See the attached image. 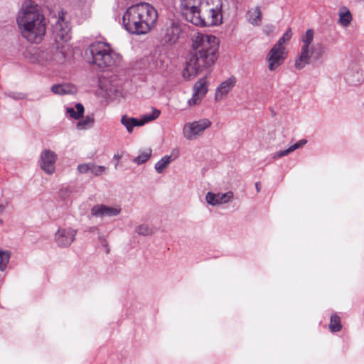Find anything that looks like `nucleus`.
<instances>
[{
	"instance_id": "obj_1",
	"label": "nucleus",
	"mask_w": 364,
	"mask_h": 364,
	"mask_svg": "<svg viewBox=\"0 0 364 364\" xmlns=\"http://www.w3.org/2000/svg\"><path fill=\"white\" fill-rule=\"evenodd\" d=\"M219 41L212 35H198L192 43L193 51L189 54L183 76L186 80L210 68L218 59Z\"/></svg>"
},
{
	"instance_id": "obj_2",
	"label": "nucleus",
	"mask_w": 364,
	"mask_h": 364,
	"mask_svg": "<svg viewBox=\"0 0 364 364\" xmlns=\"http://www.w3.org/2000/svg\"><path fill=\"white\" fill-rule=\"evenodd\" d=\"M16 22L23 37L31 43L41 42L46 34L45 17L38 6L31 1L22 4Z\"/></svg>"
},
{
	"instance_id": "obj_3",
	"label": "nucleus",
	"mask_w": 364,
	"mask_h": 364,
	"mask_svg": "<svg viewBox=\"0 0 364 364\" xmlns=\"http://www.w3.org/2000/svg\"><path fill=\"white\" fill-rule=\"evenodd\" d=\"M158 18L156 10L148 3L129 6L122 16L124 28L131 34L147 33Z\"/></svg>"
},
{
	"instance_id": "obj_4",
	"label": "nucleus",
	"mask_w": 364,
	"mask_h": 364,
	"mask_svg": "<svg viewBox=\"0 0 364 364\" xmlns=\"http://www.w3.org/2000/svg\"><path fill=\"white\" fill-rule=\"evenodd\" d=\"M85 56L91 60L90 63L95 64L99 68H112L119 60V55L112 51L109 46L99 41L92 43L85 50Z\"/></svg>"
},
{
	"instance_id": "obj_5",
	"label": "nucleus",
	"mask_w": 364,
	"mask_h": 364,
	"mask_svg": "<svg viewBox=\"0 0 364 364\" xmlns=\"http://www.w3.org/2000/svg\"><path fill=\"white\" fill-rule=\"evenodd\" d=\"M222 23V14L220 9L211 8L199 13L193 18V24L200 27L212 26Z\"/></svg>"
},
{
	"instance_id": "obj_6",
	"label": "nucleus",
	"mask_w": 364,
	"mask_h": 364,
	"mask_svg": "<svg viewBox=\"0 0 364 364\" xmlns=\"http://www.w3.org/2000/svg\"><path fill=\"white\" fill-rule=\"evenodd\" d=\"M314 31L308 29L302 36L303 46L299 56L295 60V68L297 70L303 69L306 65L311 63L310 48L313 42Z\"/></svg>"
},
{
	"instance_id": "obj_7",
	"label": "nucleus",
	"mask_w": 364,
	"mask_h": 364,
	"mask_svg": "<svg viewBox=\"0 0 364 364\" xmlns=\"http://www.w3.org/2000/svg\"><path fill=\"white\" fill-rule=\"evenodd\" d=\"M65 13L62 11L58 13V18H55V23H52V32L55 41L57 43L60 41L67 42L70 38V27L64 19Z\"/></svg>"
},
{
	"instance_id": "obj_8",
	"label": "nucleus",
	"mask_w": 364,
	"mask_h": 364,
	"mask_svg": "<svg viewBox=\"0 0 364 364\" xmlns=\"http://www.w3.org/2000/svg\"><path fill=\"white\" fill-rule=\"evenodd\" d=\"M211 125L208 119H202L184 125L183 133L184 137L188 140H193L200 136L203 132Z\"/></svg>"
},
{
	"instance_id": "obj_9",
	"label": "nucleus",
	"mask_w": 364,
	"mask_h": 364,
	"mask_svg": "<svg viewBox=\"0 0 364 364\" xmlns=\"http://www.w3.org/2000/svg\"><path fill=\"white\" fill-rule=\"evenodd\" d=\"M160 114V110L154 109L151 113L144 114L141 119L124 115L121 119V123L126 127L127 132L130 133L134 127L142 126L149 122L153 121L157 119Z\"/></svg>"
},
{
	"instance_id": "obj_10",
	"label": "nucleus",
	"mask_w": 364,
	"mask_h": 364,
	"mask_svg": "<svg viewBox=\"0 0 364 364\" xmlns=\"http://www.w3.org/2000/svg\"><path fill=\"white\" fill-rule=\"evenodd\" d=\"M181 32L180 26L173 21H169L166 23L161 31V41L164 44H175Z\"/></svg>"
},
{
	"instance_id": "obj_11",
	"label": "nucleus",
	"mask_w": 364,
	"mask_h": 364,
	"mask_svg": "<svg viewBox=\"0 0 364 364\" xmlns=\"http://www.w3.org/2000/svg\"><path fill=\"white\" fill-rule=\"evenodd\" d=\"M182 14L187 21L193 23V18L203 11L202 0H181Z\"/></svg>"
},
{
	"instance_id": "obj_12",
	"label": "nucleus",
	"mask_w": 364,
	"mask_h": 364,
	"mask_svg": "<svg viewBox=\"0 0 364 364\" xmlns=\"http://www.w3.org/2000/svg\"><path fill=\"white\" fill-rule=\"evenodd\" d=\"M77 230L72 228H59L55 234V240L60 247H68L75 240Z\"/></svg>"
},
{
	"instance_id": "obj_13",
	"label": "nucleus",
	"mask_w": 364,
	"mask_h": 364,
	"mask_svg": "<svg viewBox=\"0 0 364 364\" xmlns=\"http://www.w3.org/2000/svg\"><path fill=\"white\" fill-rule=\"evenodd\" d=\"M57 160L56 154L50 150L45 149L41 154L39 164L41 168L48 174H52L55 171V164Z\"/></svg>"
},
{
	"instance_id": "obj_14",
	"label": "nucleus",
	"mask_w": 364,
	"mask_h": 364,
	"mask_svg": "<svg viewBox=\"0 0 364 364\" xmlns=\"http://www.w3.org/2000/svg\"><path fill=\"white\" fill-rule=\"evenodd\" d=\"M285 49L273 46L267 55L269 63V69L274 70L277 67L283 63L286 58Z\"/></svg>"
},
{
	"instance_id": "obj_15",
	"label": "nucleus",
	"mask_w": 364,
	"mask_h": 364,
	"mask_svg": "<svg viewBox=\"0 0 364 364\" xmlns=\"http://www.w3.org/2000/svg\"><path fill=\"white\" fill-rule=\"evenodd\" d=\"M122 210L119 205L109 207L103 204L95 205L91 208V214L95 217H113L118 215Z\"/></svg>"
},
{
	"instance_id": "obj_16",
	"label": "nucleus",
	"mask_w": 364,
	"mask_h": 364,
	"mask_svg": "<svg viewBox=\"0 0 364 364\" xmlns=\"http://www.w3.org/2000/svg\"><path fill=\"white\" fill-rule=\"evenodd\" d=\"M364 71L356 63H352L348 69L345 80L350 85H359L364 78Z\"/></svg>"
},
{
	"instance_id": "obj_17",
	"label": "nucleus",
	"mask_w": 364,
	"mask_h": 364,
	"mask_svg": "<svg viewBox=\"0 0 364 364\" xmlns=\"http://www.w3.org/2000/svg\"><path fill=\"white\" fill-rule=\"evenodd\" d=\"M233 198V193L231 191L225 193H213L212 192H208L205 196L206 202L213 205H217L222 203H226Z\"/></svg>"
},
{
	"instance_id": "obj_18",
	"label": "nucleus",
	"mask_w": 364,
	"mask_h": 364,
	"mask_svg": "<svg viewBox=\"0 0 364 364\" xmlns=\"http://www.w3.org/2000/svg\"><path fill=\"white\" fill-rule=\"evenodd\" d=\"M236 79L235 77H230L225 81L221 82L216 90L215 99L220 100L226 95L235 86Z\"/></svg>"
},
{
	"instance_id": "obj_19",
	"label": "nucleus",
	"mask_w": 364,
	"mask_h": 364,
	"mask_svg": "<svg viewBox=\"0 0 364 364\" xmlns=\"http://www.w3.org/2000/svg\"><path fill=\"white\" fill-rule=\"evenodd\" d=\"M51 91L56 95H65L75 94L77 92V88L72 84H58L53 85L51 87Z\"/></svg>"
},
{
	"instance_id": "obj_20",
	"label": "nucleus",
	"mask_w": 364,
	"mask_h": 364,
	"mask_svg": "<svg viewBox=\"0 0 364 364\" xmlns=\"http://www.w3.org/2000/svg\"><path fill=\"white\" fill-rule=\"evenodd\" d=\"M247 18L251 24L259 26L262 22V11L259 6H256L254 9L248 11Z\"/></svg>"
},
{
	"instance_id": "obj_21",
	"label": "nucleus",
	"mask_w": 364,
	"mask_h": 364,
	"mask_svg": "<svg viewBox=\"0 0 364 364\" xmlns=\"http://www.w3.org/2000/svg\"><path fill=\"white\" fill-rule=\"evenodd\" d=\"M338 22L343 26H348L352 21V15L346 6H341L338 11Z\"/></svg>"
},
{
	"instance_id": "obj_22",
	"label": "nucleus",
	"mask_w": 364,
	"mask_h": 364,
	"mask_svg": "<svg viewBox=\"0 0 364 364\" xmlns=\"http://www.w3.org/2000/svg\"><path fill=\"white\" fill-rule=\"evenodd\" d=\"M307 143L306 139H301L299 141H297L294 145L289 147L287 149L285 150H281L278 152H277L274 155V158H280L284 156L288 155L291 152L294 151V150L302 147L304 145H305Z\"/></svg>"
},
{
	"instance_id": "obj_23",
	"label": "nucleus",
	"mask_w": 364,
	"mask_h": 364,
	"mask_svg": "<svg viewBox=\"0 0 364 364\" xmlns=\"http://www.w3.org/2000/svg\"><path fill=\"white\" fill-rule=\"evenodd\" d=\"M84 111V106L81 103H77L75 105V109L73 107H68L66 109V112L70 117L75 119H79L82 117Z\"/></svg>"
},
{
	"instance_id": "obj_24",
	"label": "nucleus",
	"mask_w": 364,
	"mask_h": 364,
	"mask_svg": "<svg viewBox=\"0 0 364 364\" xmlns=\"http://www.w3.org/2000/svg\"><path fill=\"white\" fill-rule=\"evenodd\" d=\"M326 48L322 43H317L310 48L311 60H317L325 53Z\"/></svg>"
},
{
	"instance_id": "obj_25",
	"label": "nucleus",
	"mask_w": 364,
	"mask_h": 364,
	"mask_svg": "<svg viewBox=\"0 0 364 364\" xmlns=\"http://www.w3.org/2000/svg\"><path fill=\"white\" fill-rule=\"evenodd\" d=\"M95 123V118L94 115H87L85 118H83L82 120L79 121L77 123V128L78 129H87L89 128H91Z\"/></svg>"
},
{
	"instance_id": "obj_26",
	"label": "nucleus",
	"mask_w": 364,
	"mask_h": 364,
	"mask_svg": "<svg viewBox=\"0 0 364 364\" xmlns=\"http://www.w3.org/2000/svg\"><path fill=\"white\" fill-rule=\"evenodd\" d=\"M171 156L166 155L155 164V169L159 173H161L171 162Z\"/></svg>"
},
{
	"instance_id": "obj_27",
	"label": "nucleus",
	"mask_w": 364,
	"mask_h": 364,
	"mask_svg": "<svg viewBox=\"0 0 364 364\" xmlns=\"http://www.w3.org/2000/svg\"><path fill=\"white\" fill-rule=\"evenodd\" d=\"M152 150L151 149H146L142 151L138 156L135 157L132 161L137 165H141L146 162L151 156Z\"/></svg>"
},
{
	"instance_id": "obj_28",
	"label": "nucleus",
	"mask_w": 364,
	"mask_h": 364,
	"mask_svg": "<svg viewBox=\"0 0 364 364\" xmlns=\"http://www.w3.org/2000/svg\"><path fill=\"white\" fill-rule=\"evenodd\" d=\"M194 92L204 97L208 92V87L205 79L197 81L193 87Z\"/></svg>"
},
{
	"instance_id": "obj_29",
	"label": "nucleus",
	"mask_w": 364,
	"mask_h": 364,
	"mask_svg": "<svg viewBox=\"0 0 364 364\" xmlns=\"http://www.w3.org/2000/svg\"><path fill=\"white\" fill-rule=\"evenodd\" d=\"M342 326L341 318L337 314L331 316L329 328L332 332H338L341 330Z\"/></svg>"
},
{
	"instance_id": "obj_30",
	"label": "nucleus",
	"mask_w": 364,
	"mask_h": 364,
	"mask_svg": "<svg viewBox=\"0 0 364 364\" xmlns=\"http://www.w3.org/2000/svg\"><path fill=\"white\" fill-rule=\"evenodd\" d=\"M11 257V252L8 250H0V270L6 269Z\"/></svg>"
},
{
	"instance_id": "obj_31",
	"label": "nucleus",
	"mask_w": 364,
	"mask_h": 364,
	"mask_svg": "<svg viewBox=\"0 0 364 364\" xmlns=\"http://www.w3.org/2000/svg\"><path fill=\"white\" fill-rule=\"evenodd\" d=\"M51 60L56 63L61 64L65 60V55L62 50L57 48L52 53Z\"/></svg>"
},
{
	"instance_id": "obj_32",
	"label": "nucleus",
	"mask_w": 364,
	"mask_h": 364,
	"mask_svg": "<svg viewBox=\"0 0 364 364\" xmlns=\"http://www.w3.org/2000/svg\"><path fill=\"white\" fill-rule=\"evenodd\" d=\"M291 35L292 33L291 28H288L285 33L282 36V38L279 39V41L274 45V46L279 48H281L285 49L282 45L290 40Z\"/></svg>"
},
{
	"instance_id": "obj_33",
	"label": "nucleus",
	"mask_w": 364,
	"mask_h": 364,
	"mask_svg": "<svg viewBox=\"0 0 364 364\" xmlns=\"http://www.w3.org/2000/svg\"><path fill=\"white\" fill-rule=\"evenodd\" d=\"M90 172L96 176L102 175L107 170V168L105 166H97L94 163H90Z\"/></svg>"
},
{
	"instance_id": "obj_34",
	"label": "nucleus",
	"mask_w": 364,
	"mask_h": 364,
	"mask_svg": "<svg viewBox=\"0 0 364 364\" xmlns=\"http://www.w3.org/2000/svg\"><path fill=\"white\" fill-rule=\"evenodd\" d=\"M136 232L140 235L148 236L153 233L152 230L146 225H140L135 228Z\"/></svg>"
},
{
	"instance_id": "obj_35",
	"label": "nucleus",
	"mask_w": 364,
	"mask_h": 364,
	"mask_svg": "<svg viewBox=\"0 0 364 364\" xmlns=\"http://www.w3.org/2000/svg\"><path fill=\"white\" fill-rule=\"evenodd\" d=\"M203 97V96H200V95L194 92L192 97L188 102V105L190 106L196 105L199 103V102H200Z\"/></svg>"
},
{
	"instance_id": "obj_36",
	"label": "nucleus",
	"mask_w": 364,
	"mask_h": 364,
	"mask_svg": "<svg viewBox=\"0 0 364 364\" xmlns=\"http://www.w3.org/2000/svg\"><path fill=\"white\" fill-rule=\"evenodd\" d=\"M77 170L81 173H87L90 172V163L78 165Z\"/></svg>"
},
{
	"instance_id": "obj_37",
	"label": "nucleus",
	"mask_w": 364,
	"mask_h": 364,
	"mask_svg": "<svg viewBox=\"0 0 364 364\" xmlns=\"http://www.w3.org/2000/svg\"><path fill=\"white\" fill-rule=\"evenodd\" d=\"M59 195L62 198L65 199L69 196L70 191L68 188H62L60 189Z\"/></svg>"
},
{
	"instance_id": "obj_38",
	"label": "nucleus",
	"mask_w": 364,
	"mask_h": 364,
	"mask_svg": "<svg viewBox=\"0 0 364 364\" xmlns=\"http://www.w3.org/2000/svg\"><path fill=\"white\" fill-rule=\"evenodd\" d=\"M10 97L15 100H22L26 97V95L22 93H13L10 95Z\"/></svg>"
},
{
	"instance_id": "obj_39",
	"label": "nucleus",
	"mask_w": 364,
	"mask_h": 364,
	"mask_svg": "<svg viewBox=\"0 0 364 364\" xmlns=\"http://www.w3.org/2000/svg\"><path fill=\"white\" fill-rule=\"evenodd\" d=\"M255 188H256V190H257V192L260 191L261 186H260V183L259 182H256L255 183Z\"/></svg>"
},
{
	"instance_id": "obj_40",
	"label": "nucleus",
	"mask_w": 364,
	"mask_h": 364,
	"mask_svg": "<svg viewBox=\"0 0 364 364\" xmlns=\"http://www.w3.org/2000/svg\"><path fill=\"white\" fill-rule=\"evenodd\" d=\"M4 209H5V205L1 204L0 205V214H1L4 212Z\"/></svg>"
},
{
	"instance_id": "obj_41",
	"label": "nucleus",
	"mask_w": 364,
	"mask_h": 364,
	"mask_svg": "<svg viewBox=\"0 0 364 364\" xmlns=\"http://www.w3.org/2000/svg\"><path fill=\"white\" fill-rule=\"evenodd\" d=\"M114 159H115L117 160H119L121 159V156H119V154H114Z\"/></svg>"
},
{
	"instance_id": "obj_42",
	"label": "nucleus",
	"mask_w": 364,
	"mask_h": 364,
	"mask_svg": "<svg viewBox=\"0 0 364 364\" xmlns=\"http://www.w3.org/2000/svg\"><path fill=\"white\" fill-rule=\"evenodd\" d=\"M3 223V220L0 219V225Z\"/></svg>"
},
{
	"instance_id": "obj_43",
	"label": "nucleus",
	"mask_w": 364,
	"mask_h": 364,
	"mask_svg": "<svg viewBox=\"0 0 364 364\" xmlns=\"http://www.w3.org/2000/svg\"><path fill=\"white\" fill-rule=\"evenodd\" d=\"M202 6H203L204 9H205V8H206V6H203L202 5Z\"/></svg>"
}]
</instances>
